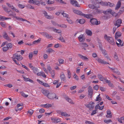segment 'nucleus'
I'll return each instance as SVG.
<instances>
[{"mask_svg":"<svg viewBox=\"0 0 124 124\" xmlns=\"http://www.w3.org/2000/svg\"><path fill=\"white\" fill-rule=\"evenodd\" d=\"M104 38L107 41L108 43L112 45H114L115 43L113 37L108 36L106 34L104 35Z\"/></svg>","mask_w":124,"mask_h":124,"instance_id":"nucleus-1","label":"nucleus"},{"mask_svg":"<svg viewBox=\"0 0 124 124\" xmlns=\"http://www.w3.org/2000/svg\"><path fill=\"white\" fill-rule=\"evenodd\" d=\"M48 98L50 99H52L54 98L58 99V97L56 96V94L54 93H49L47 97Z\"/></svg>","mask_w":124,"mask_h":124,"instance_id":"nucleus-2","label":"nucleus"},{"mask_svg":"<svg viewBox=\"0 0 124 124\" xmlns=\"http://www.w3.org/2000/svg\"><path fill=\"white\" fill-rule=\"evenodd\" d=\"M39 33L43 36L45 37L47 39H52L53 37L50 34H49L47 32H40Z\"/></svg>","mask_w":124,"mask_h":124,"instance_id":"nucleus-3","label":"nucleus"},{"mask_svg":"<svg viewBox=\"0 0 124 124\" xmlns=\"http://www.w3.org/2000/svg\"><path fill=\"white\" fill-rule=\"evenodd\" d=\"M6 12L9 15V16H12L14 18H15L19 20V17L16 16V14L14 13L12 11L10 10L8 11V10Z\"/></svg>","mask_w":124,"mask_h":124,"instance_id":"nucleus-4","label":"nucleus"},{"mask_svg":"<svg viewBox=\"0 0 124 124\" xmlns=\"http://www.w3.org/2000/svg\"><path fill=\"white\" fill-rule=\"evenodd\" d=\"M6 12L9 15V16H12L14 18H15L19 20V17L16 16V14L14 13L12 11L10 10L8 11V10Z\"/></svg>","mask_w":124,"mask_h":124,"instance_id":"nucleus-5","label":"nucleus"},{"mask_svg":"<svg viewBox=\"0 0 124 124\" xmlns=\"http://www.w3.org/2000/svg\"><path fill=\"white\" fill-rule=\"evenodd\" d=\"M13 57L14 59H16L17 60L19 61H20L23 59V58L22 56L20 55H18L16 54H14Z\"/></svg>","mask_w":124,"mask_h":124,"instance_id":"nucleus-6","label":"nucleus"},{"mask_svg":"<svg viewBox=\"0 0 124 124\" xmlns=\"http://www.w3.org/2000/svg\"><path fill=\"white\" fill-rule=\"evenodd\" d=\"M6 4L9 8H10L12 10L17 13L19 12V11L15 7H14L13 5L8 3H7Z\"/></svg>","mask_w":124,"mask_h":124,"instance_id":"nucleus-7","label":"nucleus"},{"mask_svg":"<svg viewBox=\"0 0 124 124\" xmlns=\"http://www.w3.org/2000/svg\"><path fill=\"white\" fill-rule=\"evenodd\" d=\"M94 103L93 102H90L89 104H85V105L89 109H92L94 108V106L93 105Z\"/></svg>","mask_w":124,"mask_h":124,"instance_id":"nucleus-8","label":"nucleus"},{"mask_svg":"<svg viewBox=\"0 0 124 124\" xmlns=\"http://www.w3.org/2000/svg\"><path fill=\"white\" fill-rule=\"evenodd\" d=\"M90 22L93 25H98L100 23V22H98L95 19L93 18L91 19Z\"/></svg>","mask_w":124,"mask_h":124,"instance_id":"nucleus-9","label":"nucleus"},{"mask_svg":"<svg viewBox=\"0 0 124 124\" xmlns=\"http://www.w3.org/2000/svg\"><path fill=\"white\" fill-rule=\"evenodd\" d=\"M70 3L76 7H80V5L76 0H70Z\"/></svg>","mask_w":124,"mask_h":124,"instance_id":"nucleus-10","label":"nucleus"},{"mask_svg":"<svg viewBox=\"0 0 124 124\" xmlns=\"http://www.w3.org/2000/svg\"><path fill=\"white\" fill-rule=\"evenodd\" d=\"M43 14L44 15L45 17L47 19H52L54 18V17L53 16L48 15L47 12L45 11H44L43 12Z\"/></svg>","mask_w":124,"mask_h":124,"instance_id":"nucleus-11","label":"nucleus"},{"mask_svg":"<svg viewBox=\"0 0 124 124\" xmlns=\"http://www.w3.org/2000/svg\"><path fill=\"white\" fill-rule=\"evenodd\" d=\"M37 81L40 84L43 85L45 87H50V85L47 83H44L38 79H37Z\"/></svg>","mask_w":124,"mask_h":124,"instance_id":"nucleus-12","label":"nucleus"},{"mask_svg":"<svg viewBox=\"0 0 124 124\" xmlns=\"http://www.w3.org/2000/svg\"><path fill=\"white\" fill-rule=\"evenodd\" d=\"M96 60L98 61L99 63L101 64H109V63L108 62L105 61L99 58H98L96 59Z\"/></svg>","mask_w":124,"mask_h":124,"instance_id":"nucleus-13","label":"nucleus"},{"mask_svg":"<svg viewBox=\"0 0 124 124\" xmlns=\"http://www.w3.org/2000/svg\"><path fill=\"white\" fill-rule=\"evenodd\" d=\"M78 39L80 42H84L85 40V36L83 34H81L79 35Z\"/></svg>","mask_w":124,"mask_h":124,"instance_id":"nucleus-14","label":"nucleus"},{"mask_svg":"<svg viewBox=\"0 0 124 124\" xmlns=\"http://www.w3.org/2000/svg\"><path fill=\"white\" fill-rule=\"evenodd\" d=\"M122 23V21L121 19H118L116 21V23H115L114 25L117 26V27H118L121 25L120 24Z\"/></svg>","mask_w":124,"mask_h":124,"instance_id":"nucleus-15","label":"nucleus"},{"mask_svg":"<svg viewBox=\"0 0 124 124\" xmlns=\"http://www.w3.org/2000/svg\"><path fill=\"white\" fill-rule=\"evenodd\" d=\"M79 57L82 60L85 61H88V58L86 57L85 56H83L81 54H78Z\"/></svg>","mask_w":124,"mask_h":124,"instance_id":"nucleus-16","label":"nucleus"},{"mask_svg":"<svg viewBox=\"0 0 124 124\" xmlns=\"http://www.w3.org/2000/svg\"><path fill=\"white\" fill-rule=\"evenodd\" d=\"M51 120L53 122L55 123L59 122L61 121L60 118H51Z\"/></svg>","mask_w":124,"mask_h":124,"instance_id":"nucleus-17","label":"nucleus"},{"mask_svg":"<svg viewBox=\"0 0 124 124\" xmlns=\"http://www.w3.org/2000/svg\"><path fill=\"white\" fill-rule=\"evenodd\" d=\"M81 46L84 50H86V47L88 46V45L86 43H80Z\"/></svg>","mask_w":124,"mask_h":124,"instance_id":"nucleus-18","label":"nucleus"},{"mask_svg":"<svg viewBox=\"0 0 124 124\" xmlns=\"http://www.w3.org/2000/svg\"><path fill=\"white\" fill-rule=\"evenodd\" d=\"M106 117L107 118H111L112 117L111 112L109 109L107 110V115L106 116Z\"/></svg>","mask_w":124,"mask_h":124,"instance_id":"nucleus-19","label":"nucleus"},{"mask_svg":"<svg viewBox=\"0 0 124 124\" xmlns=\"http://www.w3.org/2000/svg\"><path fill=\"white\" fill-rule=\"evenodd\" d=\"M60 77V78L62 81H63L65 82H66V78L65 75L63 73L61 74Z\"/></svg>","mask_w":124,"mask_h":124,"instance_id":"nucleus-20","label":"nucleus"},{"mask_svg":"<svg viewBox=\"0 0 124 124\" xmlns=\"http://www.w3.org/2000/svg\"><path fill=\"white\" fill-rule=\"evenodd\" d=\"M121 33L119 31L117 32L115 34V39H117L119 37L121 36Z\"/></svg>","mask_w":124,"mask_h":124,"instance_id":"nucleus-21","label":"nucleus"},{"mask_svg":"<svg viewBox=\"0 0 124 124\" xmlns=\"http://www.w3.org/2000/svg\"><path fill=\"white\" fill-rule=\"evenodd\" d=\"M41 92L44 95L46 96L47 97L50 93L49 91L45 90H42L41 91Z\"/></svg>","mask_w":124,"mask_h":124,"instance_id":"nucleus-22","label":"nucleus"},{"mask_svg":"<svg viewBox=\"0 0 124 124\" xmlns=\"http://www.w3.org/2000/svg\"><path fill=\"white\" fill-rule=\"evenodd\" d=\"M37 75L39 76H42L44 78L46 77V76L45 73L43 72H40L37 73Z\"/></svg>","mask_w":124,"mask_h":124,"instance_id":"nucleus-23","label":"nucleus"},{"mask_svg":"<svg viewBox=\"0 0 124 124\" xmlns=\"http://www.w3.org/2000/svg\"><path fill=\"white\" fill-rule=\"evenodd\" d=\"M24 80L26 82L29 81L31 83L33 82V81L31 79H30L29 78H27L25 77L24 76H23Z\"/></svg>","mask_w":124,"mask_h":124,"instance_id":"nucleus-24","label":"nucleus"},{"mask_svg":"<svg viewBox=\"0 0 124 124\" xmlns=\"http://www.w3.org/2000/svg\"><path fill=\"white\" fill-rule=\"evenodd\" d=\"M73 11L74 13L78 15L82 16V15H83V13H82L81 11L75 9H73Z\"/></svg>","mask_w":124,"mask_h":124,"instance_id":"nucleus-25","label":"nucleus"},{"mask_svg":"<svg viewBox=\"0 0 124 124\" xmlns=\"http://www.w3.org/2000/svg\"><path fill=\"white\" fill-rule=\"evenodd\" d=\"M112 10L111 9H108L106 11H103V13L105 14H107L109 13L111 14L112 13Z\"/></svg>","mask_w":124,"mask_h":124,"instance_id":"nucleus-26","label":"nucleus"},{"mask_svg":"<svg viewBox=\"0 0 124 124\" xmlns=\"http://www.w3.org/2000/svg\"><path fill=\"white\" fill-rule=\"evenodd\" d=\"M121 5V2L120 1H119L117 3L115 8L116 10H118L120 7Z\"/></svg>","mask_w":124,"mask_h":124,"instance_id":"nucleus-27","label":"nucleus"},{"mask_svg":"<svg viewBox=\"0 0 124 124\" xmlns=\"http://www.w3.org/2000/svg\"><path fill=\"white\" fill-rule=\"evenodd\" d=\"M10 18H7L5 16H2L0 15V21H3L4 20H8L9 19H10Z\"/></svg>","mask_w":124,"mask_h":124,"instance_id":"nucleus-28","label":"nucleus"},{"mask_svg":"<svg viewBox=\"0 0 124 124\" xmlns=\"http://www.w3.org/2000/svg\"><path fill=\"white\" fill-rule=\"evenodd\" d=\"M88 91L89 93V94L91 96L93 93V90L92 88L91 87H89L88 88Z\"/></svg>","mask_w":124,"mask_h":124,"instance_id":"nucleus-29","label":"nucleus"},{"mask_svg":"<svg viewBox=\"0 0 124 124\" xmlns=\"http://www.w3.org/2000/svg\"><path fill=\"white\" fill-rule=\"evenodd\" d=\"M65 99L69 102L72 104H74V103L70 99L69 97H65Z\"/></svg>","mask_w":124,"mask_h":124,"instance_id":"nucleus-30","label":"nucleus"},{"mask_svg":"<svg viewBox=\"0 0 124 124\" xmlns=\"http://www.w3.org/2000/svg\"><path fill=\"white\" fill-rule=\"evenodd\" d=\"M85 33L88 35L89 36H91L92 34V31L88 29H86V30Z\"/></svg>","mask_w":124,"mask_h":124,"instance_id":"nucleus-31","label":"nucleus"},{"mask_svg":"<svg viewBox=\"0 0 124 124\" xmlns=\"http://www.w3.org/2000/svg\"><path fill=\"white\" fill-rule=\"evenodd\" d=\"M82 16H83L84 17H86L87 18H92V16L91 15V14H87L86 15L84 14L83 13V15Z\"/></svg>","mask_w":124,"mask_h":124,"instance_id":"nucleus-32","label":"nucleus"},{"mask_svg":"<svg viewBox=\"0 0 124 124\" xmlns=\"http://www.w3.org/2000/svg\"><path fill=\"white\" fill-rule=\"evenodd\" d=\"M76 22H78L81 24H83L85 23V21L84 19H82L79 20L78 19L76 21Z\"/></svg>","mask_w":124,"mask_h":124,"instance_id":"nucleus-33","label":"nucleus"},{"mask_svg":"<svg viewBox=\"0 0 124 124\" xmlns=\"http://www.w3.org/2000/svg\"><path fill=\"white\" fill-rule=\"evenodd\" d=\"M32 70H33V72L35 74H36L38 73V72L39 71V70L38 68H35L34 67Z\"/></svg>","mask_w":124,"mask_h":124,"instance_id":"nucleus-34","label":"nucleus"},{"mask_svg":"<svg viewBox=\"0 0 124 124\" xmlns=\"http://www.w3.org/2000/svg\"><path fill=\"white\" fill-rule=\"evenodd\" d=\"M23 106L22 104H18L17 105V107L18 108L16 110V111H18V110L20 111L23 108V107H21L20 108H19V107L20 106Z\"/></svg>","mask_w":124,"mask_h":124,"instance_id":"nucleus-35","label":"nucleus"},{"mask_svg":"<svg viewBox=\"0 0 124 124\" xmlns=\"http://www.w3.org/2000/svg\"><path fill=\"white\" fill-rule=\"evenodd\" d=\"M3 37L9 41L10 40V39L6 32L4 33V35H3Z\"/></svg>","mask_w":124,"mask_h":124,"instance_id":"nucleus-36","label":"nucleus"},{"mask_svg":"<svg viewBox=\"0 0 124 124\" xmlns=\"http://www.w3.org/2000/svg\"><path fill=\"white\" fill-rule=\"evenodd\" d=\"M98 78L101 81H103L104 80V79L101 75L100 74H98Z\"/></svg>","mask_w":124,"mask_h":124,"instance_id":"nucleus-37","label":"nucleus"},{"mask_svg":"<svg viewBox=\"0 0 124 124\" xmlns=\"http://www.w3.org/2000/svg\"><path fill=\"white\" fill-rule=\"evenodd\" d=\"M52 106V105L51 104L47 103L43 105V107L45 108H48Z\"/></svg>","mask_w":124,"mask_h":124,"instance_id":"nucleus-38","label":"nucleus"},{"mask_svg":"<svg viewBox=\"0 0 124 124\" xmlns=\"http://www.w3.org/2000/svg\"><path fill=\"white\" fill-rule=\"evenodd\" d=\"M51 74L52 77V78H54L55 75V72L54 70H52L50 72H49Z\"/></svg>","mask_w":124,"mask_h":124,"instance_id":"nucleus-39","label":"nucleus"},{"mask_svg":"<svg viewBox=\"0 0 124 124\" xmlns=\"http://www.w3.org/2000/svg\"><path fill=\"white\" fill-rule=\"evenodd\" d=\"M107 2H103L101 0V4L103 6H107Z\"/></svg>","mask_w":124,"mask_h":124,"instance_id":"nucleus-40","label":"nucleus"},{"mask_svg":"<svg viewBox=\"0 0 124 124\" xmlns=\"http://www.w3.org/2000/svg\"><path fill=\"white\" fill-rule=\"evenodd\" d=\"M114 4L113 3H111V2H108L107 3V6H109L110 7H113L114 6Z\"/></svg>","mask_w":124,"mask_h":124,"instance_id":"nucleus-41","label":"nucleus"},{"mask_svg":"<svg viewBox=\"0 0 124 124\" xmlns=\"http://www.w3.org/2000/svg\"><path fill=\"white\" fill-rule=\"evenodd\" d=\"M20 93L22 96L25 98L27 97L28 96L26 94H25L23 92H20Z\"/></svg>","mask_w":124,"mask_h":124,"instance_id":"nucleus-42","label":"nucleus"},{"mask_svg":"<svg viewBox=\"0 0 124 124\" xmlns=\"http://www.w3.org/2000/svg\"><path fill=\"white\" fill-rule=\"evenodd\" d=\"M48 4H53L54 3V0H48L47 1Z\"/></svg>","mask_w":124,"mask_h":124,"instance_id":"nucleus-43","label":"nucleus"},{"mask_svg":"<svg viewBox=\"0 0 124 124\" xmlns=\"http://www.w3.org/2000/svg\"><path fill=\"white\" fill-rule=\"evenodd\" d=\"M41 39V38H39L38 40H35L33 41V44H36V43H38L40 41Z\"/></svg>","mask_w":124,"mask_h":124,"instance_id":"nucleus-44","label":"nucleus"},{"mask_svg":"<svg viewBox=\"0 0 124 124\" xmlns=\"http://www.w3.org/2000/svg\"><path fill=\"white\" fill-rule=\"evenodd\" d=\"M47 52L48 53H51L54 52V51L52 49L50 48L48 49L47 50Z\"/></svg>","mask_w":124,"mask_h":124,"instance_id":"nucleus-45","label":"nucleus"},{"mask_svg":"<svg viewBox=\"0 0 124 124\" xmlns=\"http://www.w3.org/2000/svg\"><path fill=\"white\" fill-rule=\"evenodd\" d=\"M58 39L60 40L62 42H65V41L64 39L61 36Z\"/></svg>","mask_w":124,"mask_h":124,"instance_id":"nucleus-46","label":"nucleus"},{"mask_svg":"<svg viewBox=\"0 0 124 124\" xmlns=\"http://www.w3.org/2000/svg\"><path fill=\"white\" fill-rule=\"evenodd\" d=\"M67 71L68 75V77L69 78H70L71 76V74L70 73V71L69 70H67Z\"/></svg>","mask_w":124,"mask_h":124,"instance_id":"nucleus-47","label":"nucleus"},{"mask_svg":"<svg viewBox=\"0 0 124 124\" xmlns=\"http://www.w3.org/2000/svg\"><path fill=\"white\" fill-rule=\"evenodd\" d=\"M58 26L64 28H66L67 27V26L65 24H58Z\"/></svg>","mask_w":124,"mask_h":124,"instance_id":"nucleus-48","label":"nucleus"},{"mask_svg":"<svg viewBox=\"0 0 124 124\" xmlns=\"http://www.w3.org/2000/svg\"><path fill=\"white\" fill-rule=\"evenodd\" d=\"M0 24L3 27L5 28L6 27V23L4 22H1L0 23Z\"/></svg>","mask_w":124,"mask_h":124,"instance_id":"nucleus-49","label":"nucleus"},{"mask_svg":"<svg viewBox=\"0 0 124 124\" xmlns=\"http://www.w3.org/2000/svg\"><path fill=\"white\" fill-rule=\"evenodd\" d=\"M100 94H99L98 95L97 97H96V99L95 101H101V97H100Z\"/></svg>","mask_w":124,"mask_h":124,"instance_id":"nucleus-50","label":"nucleus"},{"mask_svg":"<svg viewBox=\"0 0 124 124\" xmlns=\"http://www.w3.org/2000/svg\"><path fill=\"white\" fill-rule=\"evenodd\" d=\"M7 46L8 49H10L12 47V45L11 43H9L7 44Z\"/></svg>","mask_w":124,"mask_h":124,"instance_id":"nucleus-51","label":"nucleus"},{"mask_svg":"<svg viewBox=\"0 0 124 124\" xmlns=\"http://www.w3.org/2000/svg\"><path fill=\"white\" fill-rule=\"evenodd\" d=\"M113 72L116 73L117 75H120V72L117 69H114V71H113Z\"/></svg>","mask_w":124,"mask_h":124,"instance_id":"nucleus-52","label":"nucleus"},{"mask_svg":"<svg viewBox=\"0 0 124 124\" xmlns=\"http://www.w3.org/2000/svg\"><path fill=\"white\" fill-rule=\"evenodd\" d=\"M117 40L119 42V43L121 44V46H124L123 42H122V40L120 39H117Z\"/></svg>","mask_w":124,"mask_h":124,"instance_id":"nucleus-53","label":"nucleus"},{"mask_svg":"<svg viewBox=\"0 0 124 124\" xmlns=\"http://www.w3.org/2000/svg\"><path fill=\"white\" fill-rule=\"evenodd\" d=\"M58 61L60 64H62L64 63V60L62 59H60L58 60Z\"/></svg>","mask_w":124,"mask_h":124,"instance_id":"nucleus-54","label":"nucleus"},{"mask_svg":"<svg viewBox=\"0 0 124 124\" xmlns=\"http://www.w3.org/2000/svg\"><path fill=\"white\" fill-rule=\"evenodd\" d=\"M114 58L116 59L117 61H119V60L118 58V56L117 55L116 53L114 55Z\"/></svg>","mask_w":124,"mask_h":124,"instance_id":"nucleus-55","label":"nucleus"},{"mask_svg":"<svg viewBox=\"0 0 124 124\" xmlns=\"http://www.w3.org/2000/svg\"><path fill=\"white\" fill-rule=\"evenodd\" d=\"M53 31H54L55 32H56L57 33H60L61 32V31L60 30H57L56 29H54L53 30Z\"/></svg>","mask_w":124,"mask_h":124,"instance_id":"nucleus-56","label":"nucleus"},{"mask_svg":"<svg viewBox=\"0 0 124 124\" xmlns=\"http://www.w3.org/2000/svg\"><path fill=\"white\" fill-rule=\"evenodd\" d=\"M19 20L21 21H25L27 22L28 23H30V22L29 21L27 20L26 19H23L22 18H21V17H19Z\"/></svg>","mask_w":124,"mask_h":124,"instance_id":"nucleus-57","label":"nucleus"},{"mask_svg":"<svg viewBox=\"0 0 124 124\" xmlns=\"http://www.w3.org/2000/svg\"><path fill=\"white\" fill-rule=\"evenodd\" d=\"M62 14L63 15V16L64 17L67 18H69V15L68 14H67L66 13H62Z\"/></svg>","mask_w":124,"mask_h":124,"instance_id":"nucleus-58","label":"nucleus"},{"mask_svg":"<svg viewBox=\"0 0 124 124\" xmlns=\"http://www.w3.org/2000/svg\"><path fill=\"white\" fill-rule=\"evenodd\" d=\"M66 20L70 24H73L74 23V22L71 19H67Z\"/></svg>","mask_w":124,"mask_h":124,"instance_id":"nucleus-59","label":"nucleus"},{"mask_svg":"<svg viewBox=\"0 0 124 124\" xmlns=\"http://www.w3.org/2000/svg\"><path fill=\"white\" fill-rule=\"evenodd\" d=\"M33 110L31 109H30V110H28V114H29L30 115H31L33 114Z\"/></svg>","mask_w":124,"mask_h":124,"instance_id":"nucleus-60","label":"nucleus"},{"mask_svg":"<svg viewBox=\"0 0 124 124\" xmlns=\"http://www.w3.org/2000/svg\"><path fill=\"white\" fill-rule=\"evenodd\" d=\"M40 3V2L39 1L37 0H34V2L33 3V4H34L36 5H38Z\"/></svg>","mask_w":124,"mask_h":124,"instance_id":"nucleus-61","label":"nucleus"},{"mask_svg":"<svg viewBox=\"0 0 124 124\" xmlns=\"http://www.w3.org/2000/svg\"><path fill=\"white\" fill-rule=\"evenodd\" d=\"M51 22L52 24L54 26H56L57 25L58 26V24L56 23L55 21H53L52 20L51 21Z\"/></svg>","mask_w":124,"mask_h":124,"instance_id":"nucleus-62","label":"nucleus"},{"mask_svg":"<svg viewBox=\"0 0 124 124\" xmlns=\"http://www.w3.org/2000/svg\"><path fill=\"white\" fill-rule=\"evenodd\" d=\"M18 5L19 8H23L25 7V6L24 5L20 4H18Z\"/></svg>","mask_w":124,"mask_h":124,"instance_id":"nucleus-63","label":"nucleus"},{"mask_svg":"<svg viewBox=\"0 0 124 124\" xmlns=\"http://www.w3.org/2000/svg\"><path fill=\"white\" fill-rule=\"evenodd\" d=\"M2 7L3 8L5 11L7 12L8 10V8H7L5 5H3Z\"/></svg>","mask_w":124,"mask_h":124,"instance_id":"nucleus-64","label":"nucleus"}]
</instances>
